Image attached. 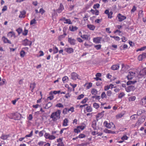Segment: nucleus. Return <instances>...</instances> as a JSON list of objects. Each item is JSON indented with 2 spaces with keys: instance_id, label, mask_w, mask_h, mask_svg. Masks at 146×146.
Masks as SVG:
<instances>
[{
  "instance_id": "5701e85b",
  "label": "nucleus",
  "mask_w": 146,
  "mask_h": 146,
  "mask_svg": "<svg viewBox=\"0 0 146 146\" xmlns=\"http://www.w3.org/2000/svg\"><path fill=\"white\" fill-rule=\"evenodd\" d=\"M137 82V81L136 80L133 81H128L127 82V85H129L131 84H134Z\"/></svg>"
},
{
  "instance_id": "4468645a",
  "label": "nucleus",
  "mask_w": 146,
  "mask_h": 146,
  "mask_svg": "<svg viewBox=\"0 0 146 146\" xmlns=\"http://www.w3.org/2000/svg\"><path fill=\"white\" fill-rule=\"evenodd\" d=\"M26 13V12L25 10H23V11L20 12V14L19 16V17L20 18H24L25 16H23L25 15Z\"/></svg>"
},
{
  "instance_id": "8fccbe9b",
  "label": "nucleus",
  "mask_w": 146,
  "mask_h": 146,
  "mask_svg": "<svg viewBox=\"0 0 146 146\" xmlns=\"http://www.w3.org/2000/svg\"><path fill=\"white\" fill-rule=\"evenodd\" d=\"M68 112V108H65L63 110L62 113L64 114H66Z\"/></svg>"
},
{
  "instance_id": "c9c22d12",
  "label": "nucleus",
  "mask_w": 146,
  "mask_h": 146,
  "mask_svg": "<svg viewBox=\"0 0 146 146\" xmlns=\"http://www.w3.org/2000/svg\"><path fill=\"white\" fill-rule=\"evenodd\" d=\"M136 98L135 96H131L129 98V101H134L135 100Z\"/></svg>"
},
{
  "instance_id": "a18cd8bd",
  "label": "nucleus",
  "mask_w": 146,
  "mask_h": 146,
  "mask_svg": "<svg viewBox=\"0 0 146 146\" xmlns=\"http://www.w3.org/2000/svg\"><path fill=\"white\" fill-rule=\"evenodd\" d=\"M36 20L35 19L31 20V21L30 24L31 25H32L33 24L36 23Z\"/></svg>"
},
{
  "instance_id": "37998d69",
  "label": "nucleus",
  "mask_w": 146,
  "mask_h": 146,
  "mask_svg": "<svg viewBox=\"0 0 146 146\" xmlns=\"http://www.w3.org/2000/svg\"><path fill=\"white\" fill-rule=\"evenodd\" d=\"M56 106L59 108H63L64 107L63 105L60 103H59L56 104Z\"/></svg>"
},
{
  "instance_id": "2f4dec72",
  "label": "nucleus",
  "mask_w": 146,
  "mask_h": 146,
  "mask_svg": "<svg viewBox=\"0 0 146 146\" xmlns=\"http://www.w3.org/2000/svg\"><path fill=\"white\" fill-rule=\"evenodd\" d=\"M32 85H33V88H32V89L31 90V91L32 92H33V90L34 89V88L35 87V85H36V84L35 83H34L33 84L31 83L30 84V87L31 88L32 87Z\"/></svg>"
},
{
  "instance_id": "f8f14e48",
  "label": "nucleus",
  "mask_w": 146,
  "mask_h": 146,
  "mask_svg": "<svg viewBox=\"0 0 146 146\" xmlns=\"http://www.w3.org/2000/svg\"><path fill=\"white\" fill-rule=\"evenodd\" d=\"M65 50L68 53H71L73 52V49L71 48H66Z\"/></svg>"
},
{
  "instance_id": "13d9d810",
  "label": "nucleus",
  "mask_w": 146,
  "mask_h": 146,
  "mask_svg": "<svg viewBox=\"0 0 146 146\" xmlns=\"http://www.w3.org/2000/svg\"><path fill=\"white\" fill-rule=\"evenodd\" d=\"M138 59L139 61H141L143 59L141 54L139 55L138 58Z\"/></svg>"
},
{
  "instance_id": "1a4fd4ad",
  "label": "nucleus",
  "mask_w": 146,
  "mask_h": 146,
  "mask_svg": "<svg viewBox=\"0 0 146 146\" xmlns=\"http://www.w3.org/2000/svg\"><path fill=\"white\" fill-rule=\"evenodd\" d=\"M102 39V37H97L93 38V42L96 43H100V41Z\"/></svg>"
},
{
  "instance_id": "f257e3e1",
  "label": "nucleus",
  "mask_w": 146,
  "mask_h": 146,
  "mask_svg": "<svg viewBox=\"0 0 146 146\" xmlns=\"http://www.w3.org/2000/svg\"><path fill=\"white\" fill-rule=\"evenodd\" d=\"M61 111L58 110L52 113L50 115V118L52 119V121H55L60 118Z\"/></svg>"
},
{
  "instance_id": "864d4df0",
  "label": "nucleus",
  "mask_w": 146,
  "mask_h": 146,
  "mask_svg": "<svg viewBox=\"0 0 146 146\" xmlns=\"http://www.w3.org/2000/svg\"><path fill=\"white\" fill-rule=\"evenodd\" d=\"M136 10V7L135 6H133V7L131 10V13H134Z\"/></svg>"
},
{
  "instance_id": "b1692460",
  "label": "nucleus",
  "mask_w": 146,
  "mask_h": 146,
  "mask_svg": "<svg viewBox=\"0 0 146 146\" xmlns=\"http://www.w3.org/2000/svg\"><path fill=\"white\" fill-rule=\"evenodd\" d=\"M68 120L67 118H65L63 121V126H66L68 125L67 123H68Z\"/></svg>"
},
{
  "instance_id": "423d86ee",
  "label": "nucleus",
  "mask_w": 146,
  "mask_h": 146,
  "mask_svg": "<svg viewBox=\"0 0 146 146\" xmlns=\"http://www.w3.org/2000/svg\"><path fill=\"white\" fill-rule=\"evenodd\" d=\"M117 17L118 18L119 22H121L126 18V17L125 16L122 15L120 13L118 14Z\"/></svg>"
},
{
  "instance_id": "2eb2a0df",
  "label": "nucleus",
  "mask_w": 146,
  "mask_h": 146,
  "mask_svg": "<svg viewBox=\"0 0 146 146\" xmlns=\"http://www.w3.org/2000/svg\"><path fill=\"white\" fill-rule=\"evenodd\" d=\"M9 137V135H4V134H2L1 136L0 137V138L2 139L5 140L7 139Z\"/></svg>"
},
{
  "instance_id": "7ed1b4c3",
  "label": "nucleus",
  "mask_w": 146,
  "mask_h": 146,
  "mask_svg": "<svg viewBox=\"0 0 146 146\" xmlns=\"http://www.w3.org/2000/svg\"><path fill=\"white\" fill-rule=\"evenodd\" d=\"M12 115L13 119L15 120H19L21 116V115L17 112L12 113Z\"/></svg>"
},
{
  "instance_id": "bf43d9fd",
  "label": "nucleus",
  "mask_w": 146,
  "mask_h": 146,
  "mask_svg": "<svg viewBox=\"0 0 146 146\" xmlns=\"http://www.w3.org/2000/svg\"><path fill=\"white\" fill-rule=\"evenodd\" d=\"M65 86L66 88H68V91H69L70 92L72 91V88L69 87L68 85L67 84Z\"/></svg>"
},
{
  "instance_id": "0eeeda50",
  "label": "nucleus",
  "mask_w": 146,
  "mask_h": 146,
  "mask_svg": "<svg viewBox=\"0 0 146 146\" xmlns=\"http://www.w3.org/2000/svg\"><path fill=\"white\" fill-rule=\"evenodd\" d=\"M135 89V87L132 86H130L125 88L126 91L127 92H129L131 91H133Z\"/></svg>"
},
{
  "instance_id": "6e6d98bb",
  "label": "nucleus",
  "mask_w": 146,
  "mask_h": 146,
  "mask_svg": "<svg viewBox=\"0 0 146 146\" xmlns=\"http://www.w3.org/2000/svg\"><path fill=\"white\" fill-rule=\"evenodd\" d=\"M110 86L107 85L104 87V90H105L106 91L108 90L110 88Z\"/></svg>"
},
{
  "instance_id": "dca6fc26",
  "label": "nucleus",
  "mask_w": 146,
  "mask_h": 146,
  "mask_svg": "<svg viewBox=\"0 0 146 146\" xmlns=\"http://www.w3.org/2000/svg\"><path fill=\"white\" fill-rule=\"evenodd\" d=\"M87 26L88 29L92 31L94 30L95 28V26L92 25H88Z\"/></svg>"
},
{
  "instance_id": "680f3d73",
  "label": "nucleus",
  "mask_w": 146,
  "mask_h": 146,
  "mask_svg": "<svg viewBox=\"0 0 146 146\" xmlns=\"http://www.w3.org/2000/svg\"><path fill=\"white\" fill-rule=\"evenodd\" d=\"M106 130L107 131V132H106L108 133H115V132L114 131H112L107 129H106Z\"/></svg>"
},
{
  "instance_id": "393cba45",
  "label": "nucleus",
  "mask_w": 146,
  "mask_h": 146,
  "mask_svg": "<svg viewBox=\"0 0 146 146\" xmlns=\"http://www.w3.org/2000/svg\"><path fill=\"white\" fill-rule=\"evenodd\" d=\"M20 56L22 57H23L25 54V51L22 49L20 52Z\"/></svg>"
},
{
  "instance_id": "9d476101",
  "label": "nucleus",
  "mask_w": 146,
  "mask_h": 146,
  "mask_svg": "<svg viewBox=\"0 0 146 146\" xmlns=\"http://www.w3.org/2000/svg\"><path fill=\"white\" fill-rule=\"evenodd\" d=\"M145 120V116H143L139 118L138 119L137 122V123H138V125H140L142 123L144 122Z\"/></svg>"
},
{
  "instance_id": "774afa93",
  "label": "nucleus",
  "mask_w": 146,
  "mask_h": 146,
  "mask_svg": "<svg viewBox=\"0 0 146 146\" xmlns=\"http://www.w3.org/2000/svg\"><path fill=\"white\" fill-rule=\"evenodd\" d=\"M44 131H40L39 133V135L40 137H42L43 135V132Z\"/></svg>"
},
{
  "instance_id": "9b49d317",
  "label": "nucleus",
  "mask_w": 146,
  "mask_h": 146,
  "mask_svg": "<svg viewBox=\"0 0 146 146\" xmlns=\"http://www.w3.org/2000/svg\"><path fill=\"white\" fill-rule=\"evenodd\" d=\"M68 42L71 45H74L75 44L76 40L74 39H72L71 38H68Z\"/></svg>"
},
{
  "instance_id": "6e6552de",
  "label": "nucleus",
  "mask_w": 146,
  "mask_h": 146,
  "mask_svg": "<svg viewBox=\"0 0 146 146\" xmlns=\"http://www.w3.org/2000/svg\"><path fill=\"white\" fill-rule=\"evenodd\" d=\"M104 111H103L101 113H99L97 115H96V118L97 121L98 120L99 118V119L101 118L102 117L104 116Z\"/></svg>"
},
{
  "instance_id": "e2e57ef3",
  "label": "nucleus",
  "mask_w": 146,
  "mask_h": 146,
  "mask_svg": "<svg viewBox=\"0 0 146 146\" xmlns=\"http://www.w3.org/2000/svg\"><path fill=\"white\" fill-rule=\"evenodd\" d=\"M92 83L90 82L88 84V85L87 86L86 88L87 89H89L92 86Z\"/></svg>"
},
{
  "instance_id": "338daca9",
  "label": "nucleus",
  "mask_w": 146,
  "mask_h": 146,
  "mask_svg": "<svg viewBox=\"0 0 146 146\" xmlns=\"http://www.w3.org/2000/svg\"><path fill=\"white\" fill-rule=\"evenodd\" d=\"M57 146H64V145L63 142L62 141L60 143H59L58 144Z\"/></svg>"
},
{
  "instance_id": "4c0bfd02",
  "label": "nucleus",
  "mask_w": 146,
  "mask_h": 146,
  "mask_svg": "<svg viewBox=\"0 0 146 146\" xmlns=\"http://www.w3.org/2000/svg\"><path fill=\"white\" fill-rule=\"evenodd\" d=\"M58 52V48L55 46L54 48L53 49V54H55L57 53Z\"/></svg>"
},
{
  "instance_id": "412c9836",
  "label": "nucleus",
  "mask_w": 146,
  "mask_h": 146,
  "mask_svg": "<svg viewBox=\"0 0 146 146\" xmlns=\"http://www.w3.org/2000/svg\"><path fill=\"white\" fill-rule=\"evenodd\" d=\"M104 125L106 127L108 128H110L111 127L110 124L108 123L107 121H105L104 122Z\"/></svg>"
},
{
  "instance_id": "5fc2aeb1",
  "label": "nucleus",
  "mask_w": 146,
  "mask_h": 146,
  "mask_svg": "<svg viewBox=\"0 0 146 146\" xmlns=\"http://www.w3.org/2000/svg\"><path fill=\"white\" fill-rule=\"evenodd\" d=\"M86 137V135H85L84 134H80L78 136V137L79 138H84L85 137Z\"/></svg>"
},
{
  "instance_id": "69168bd1",
  "label": "nucleus",
  "mask_w": 146,
  "mask_h": 146,
  "mask_svg": "<svg viewBox=\"0 0 146 146\" xmlns=\"http://www.w3.org/2000/svg\"><path fill=\"white\" fill-rule=\"evenodd\" d=\"M44 12H45V11L42 8H41L40 9L39 13H41L42 14Z\"/></svg>"
},
{
  "instance_id": "473e14b6",
  "label": "nucleus",
  "mask_w": 146,
  "mask_h": 146,
  "mask_svg": "<svg viewBox=\"0 0 146 146\" xmlns=\"http://www.w3.org/2000/svg\"><path fill=\"white\" fill-rule=\"evenodd\" d=\"M84 125L83 126H80L77 127V128H80L82 130H83L86 127V125L84 123H83Z\"/></svg>"
},
{
  "instance_id": "20e7f679",
  "label": "nucleus",
  "mask_w": 146,
  "mask_h": 146,
  "mask_svg": "<svg viewBox=\"0 0 146 146\" xmlns=\"http://www.w3.org/2000/svg\"><path fill=\"white\" fill-rule=\"evenodd\" d=\"M71 78L73 80H75L76 79H80L79 78V76L76 73L73 72L71 74Z\"/></svg>"
},
{
  "instance_id": "7c9ffc66",
  "label": "nucleus",
  "mask_w": 146,
  "mask_h": 146,
  "mask_svg": "<svg viewBox=\"0 0 146 146\" xmlns=\"http://www.w3.org/2000/svg\"><path fill=\"white\" fill-rule=\"evenodd\" d=\"M93 106L96 109H97L99 108V105L96 103H94L93 104Z\"/></svg>"
},
{
  "instance_id": "052dcab7",
  "label": "nucleus",
  "mask_w": 146,
  "mask_h": 146,
  "mask_svg": "<svg viewBox=\"0 0 146 146\" xmlns=\"http://www.w3.org/2000/svg\"><path fill=\"white\" fill-rule=\"evenodd\" d=\"M88 144V143H82L80 144H79L78 145L79 146H84L85 145H86Z\"/></svg>"
},
{
  "instance_id": "39448f33",
  "label": "nucleus",
  "mask_w": 146,
  "mask_h": 146,
  "mask_svg": "<svg viewBox=\"0 0 146 146\" xmlns=\"http://www.w3.org/2000/svg\"><path fill=\"white\" fill-rule=\"evenodd\" d=\"M139 75L142 77H145L146 76V68H145L140 71Z\"/></svg>"
},
{
  "instance_id": "79ce46f5",
  "label": "nucleus",
  "mask_w": 146,
  "mask_h": 146,
  "mask_svg": "<svg viewBox=\"0 0 146 146\" xmlns=\"http://www.w3.org/2000/svg\"><path fill=\"white\" fill-rule=\"evenodd\" d=\"M48 139H49L50 140H52L54 139L56 137L55 136L53 135H49L48 137Z\"/></svg>"
},
{
  "instance_id": "4d7b16f0",
  "label": "nucleus",
  "mask_w": 146,
  "mask_h": 146,
  "mask_svg": "<svg viewBox=\"0 0 146 146\" xmlns=\"http://www.w3.org/2000/svg\"><path fill=\"white\" fill-rule=\"evenodd\" d=\"M128 137L126 135L123 136L121 138L122 140H127L128 139Z\"/></svg>"
},
{
  "instance_id": "de8ad7c7",
  "label": "nucleus",
  "mask_w": 146,
  "mask_h": 146,
  "mask_svg": "<svg viewBox=\"0 0 146 146\" xmlns=\"http://www.w3.org/2000/svg\"><path fill=\"white\" fill-rule=\"evenodd\" d=\"M84 95H83V94H81V95H79L78 96L77 99V100H80L82 98H83L84 97Z\"/></svg>"
},
{
  "instance_id": "c85d7f7f",
  "label": "nucleus",
  "mask_w": 146,
  "mask_h": 146,
  "mask_svg": "<svg viewBox=\"0 0 146 146\" xmlns=\"http://www.w3.org/2000/svg\"><path fill=\"white\" fill-rule=\"evenodd\" d=\"M125 95V94L123 92L120 93L118 96V98H122Z\"/></svg>"
},
{
  "instance_id": "f704fd0d",
  "label": "nucleus",
  "mask_w": 146,
  "mask_h": 146,
  "mask_svg": "<svg viewBox=\"0 0 146 146\" xmlns=\"http://www.w3.org/2000/svg\"><path fill=\"white\" fill-rule=\"evenodd\" d=\"M65 37V36L64 35H60L58 38V40L60 41H61L63 38H64Z\"/></svg>"
},
{
  "instance_id": "58836bf2",
  "label": "nucleus",
  "mask_w": 146,
  "mask_h": 146,
  "mask_svg": "<svg viewBox=\"0 0 146 146\" xmlns=\"http://www.w3.org/2000/svg\"><path fill=\"white\" fill-rule=\"evenodd\" d=\"M51 95V96L48 97L47 100L46 101V102H48V99H49L50 100H52L53 99V98H54L53 96L52 95Z\"/></svg>"
},
{
  "instance_id": "a19ab883",
  "label": "nucleus",
  "mask_w": 146,
  "mask_h": 146,
  "mask_svg": "<svg viewBox=\"0 0 146 146\" xmlns=\"http://www.w3.org/2000/svg\"><path fill=\"white\" fill-rule=\"evenodd\" d=\"M101 45L100 44L94 45V47L97 50H99L101 48Z\"/></svg>"
},
{
  "instance_id": "ddd939ff",
  "label": "nucleus",
  "mask_w": 146,
  "mask_h": 146,
  "mask_svg": "<svg viewBox=\"0 0 146 146\" xmlns=\"http://www.w3.org/2000/svg\"><path fill=\"white\" fill-rule=\"evenodd\" d=\"M96 120H94L92 122V126L94 129L95 130L96 129Z\"/></svg>"
},
{
  "instance_id": "f3484780",
  "label": "nucleus",
  "mask_w": 146,
  "mask_h": 146,
  "mask_svg": "<svg viewBox=\"0 0 146 146\" xmlns=\"http://www.w3.org/2000/svg\"><path fill=\"white\" fill-rule=\"evenodd\" d=\"M119 68V66L117 65H113L111 67V68L113 70H117Z\"/></svg>"
},
{
  "instance_id": "72a5a7b5",
  "label": "nucleus",
  "mask_w": 146,
  "mask_h": 146,
  "mask_svg": "<svg viewBox=\"0 0 146 146\" xmlns=\"http://www.w3.org/2000/svg\"><path fill=\"white\" fill-rule=\"evenodd\" d=\"M100 5L98 3L95 4L93 6V8L94 9H96V8H98L100 7Z\"/></svg>"
},
{
  "instance_id": "6ab92c4d",
  "label": "nucleus",
  "mask_w": 146,
  "mask_h": 146,
  "mask_svg": "<svg viewBox=\"0 0 146 146\" xmlns=\"http://www.w3.org/2000/svg\"><path fill=\"white\" fill-rule=\"evenodd\" d=\"M69 29L70 30L72 31H74L77 30L78 29V27H74L72 26V27H70Z\"/></svg>"
},
{
  "instance_id": "cd10ccee",
  "label": "nucleus",
  "mask_w": 146,
  "mask_h": 146,
  "mask_svg": "<svg viewBox=\"0 0 146 146\" xmlns=\"http://www.w3.org/2000/svg\"><path fill=\"white\" fill-rule=\"evenodd\" d=\"M64 19H65V21H66V23H68L69 24H71L72 23L71 21L69 19H65V18H64Z\"/></svg>"
},
{
  "instance_id": "3c124183",
  "label": "nucleus",
  "mask_w": 146,
  "mask_h": 146,
  "mask_svg": "<svg viewBox=\"0 0 146 146\" xmlns=\"http://www.w3.org/2000/svg\"><path fill=\"white\" fill-rule=\"evenodd\" d=\"M146 48V46H143L140 48L138 49L137 50V51H143Z\"/></svg>"
},
{
  "instance_id": "49530a36",
  "label": "nucleus",
  "mask_w": 146,
  "mask_h": 146,
  "mask_svg": "<svg viewBox=\"0 0 146 146\" xmlns=\"http://www.w3.org/2000/svg\"><path fill=\"white\" fill-rule=\"evenodd\" d=\"M113 12L112 11H110V13L108 15V18L111 19L112 17V15Z\"/></svg>"
},
{
  "instance_id": "09e8293b",
  "label": "nucleus",
  "mask_w": 146,
  "mask_h": 146,
  "mask_svg": "<svg viewBox=\"0 0 146 146\" xmlns=\"http://www.w3.org/2000/svg\"><path fill=\"white\" fill-rule=\"evenodd\" d=\"M88 99L87 98H85L82 101L81 103L82 104H85V103L87 100H88Z\"/></svg>"
},
{
  "instance_id": "aec40b11",
  "label": "nucleus",
  "mask_w": 146,
  "mask_h": 146,
  "mask_svg": "<svg viewBox=\"0 0 146 146\" xmlns=\"http://www.w3.org/2000/svg\"><path fill=\"white\" fill-rule=\"evenodd\" d=\"M60 92V91H54L53 92L51 91L49 93L50 95H52L53 94H59Z\"/></svg>"
},
{
  "instance_id": "ea45409f",
  "label": "nucleus",
  "mask_w": 146,
  "mask_h": 146,
  "mask_svg": "<svg viewBox=\"0 0 146 146\" xmlns=\"http://www.w3.org/2000/svg\"><path fill=\"white\" fill-rule=\"evenodd\" d=\"M46 106H47L48 108H49L51 107L52 105V103L50 102H48L46 104Z\"/></svg>"
},
{
  "instance_id": "c756f323",
  "label": "nucleus",
  "mask_w": 146,
  "mask_h": 146,
  "mask_svg": "<svg viewBox=\"0 0 146 146\" xmlns=\"http://www.w3.org/2000/svg\"><path fill=\"white\" fill-rule=\"evenodd\" d=\"M101 98L102 99L104 98H107V96L105 92H103L101 94Z\"/></svg>"
},
{
  "instance_id": "a878e982",
  "label": "nucleus",
  "mask_w": 146,
  "mask_h": 146,
  "mask_svg": "<svg viewBox=\"0 0 146 146\" xmlns=\"http://www.w3.org/2000/svg\"><path fill=\"white\" fill-rule=\"evenodd\" d=\"M87 111L88 112H90L92 111V108H91L90 106H88L86 108Z\"/></svg>"
},
{
  "instance_id": "bb28decb",
  "label": "nucleus",
  "mask_w": 146,
  "mask_h": 146,
  "mask_svg": "<svg viewBox=\"0 0 146 146\" xmlns=\"http://www.w3.org/2000/svg\"><path fill=\"white\" fill-rule=\"evenodd\" d=\"M16 31L18 33V35H19L22 31V29L21 28H19L16 30Z\"/></svg>"
},
{
  "instance_id": "c03bdc74",
  "label": "nucleus",
  "mask_w": 146,
  "mask_h": 146,
  "mask_svg": "<svg viewBox=\"0 0 146 146\" xmlns=\"http://www.w3.org/2000/svg\"><path fill=\"white\" fill-rule=\"evenodd\" d=\"M28 30L25 29L24 32L23 33V35L25 36H26L27 35L28 33Z\"/></svg>"
},
{
  "instance_id": "4be33fe9",
  "label": "nucleus",
  "mask_w": 146,
  "mask_h": 146,
  "mask_svg": "<svg viewBox=\"0 0 146 146\" xmlns=\"http://www.w3.org/2000/svg\"><path fill=\"white\" fill-rule=\"evenodd\" d=\"M80 36L83 39H84L85 40H88V38L89 37L88 35H81Z\"/></svg>"
},
{
  "instance_id": "e433bc0d",
  "label": "nucleus",
  "mask_w": 146,
  "mask_h": 146,
  "mask_svg": "<svg viewBox=\"0 0 146 146\" xmlns=\"http://www.w3.org/2000/svg\"><path fill=\"white\" fill-rule=\"evenodd\" d=\"M2 39L4 43H7V42L8 40L7 38L4 36L2 37Z\"/></svg>"
},
{
  "instance_id": "f03ea898",
  "label": "nucleus",
  "mask_w": 146,
  "mask_h": 146,
  "mask_svg": "<svg viewBox=\"0 0 146 146\" xmlns=\"http://www.w3.org/2000/svg\"><path fill=\"white\" fill-rule=\"evenodd\" d=\"M22 44L24 46L29 45L31 46L32 44V42L26 38L22 41Z\"/></svg>"
},
{
  "instance_id": "a211bd4d",
  "label": "nucleus",
  "mask_w": 146,
  "mask_h": 146,
  "mask_svg": "<svg viewBox=\"0 0 146 146\" xmlns=\"http://www.w3.org/2000/svg\"><path fill=\"white\" fill-rule=\"evenodd\" d=\"M91 93L93 95L96 96V94H97L98 91L96 89L93 88L92 89Z\"/></svg>"
},
{
  "instance_id": "603ef678",
  "label": "nucleus",
  "mask_w": 146,
  "mask_h": 146,
  "mask_svg": "<svg viewBox=\"0 0 146 146\" xmlns=\"http://www.w3.org/2000/svg\"><path fill=\"white\" fill-rule=\"evenodd\" d=\"M112 94V92L111 90H108L107 92V95L109 97L111 96Z\"/></svg>"
},
{
  "instance_id": "0e129e2a",
  "label": "nucleus",
  "mask_w": 146,
  "mask_h": 146,
  "mask_svg": "<svg viewBox=\"0 0 146 146\" xmlns=\"http://www.w3.org/2000/svg\"><path fill=\"white\" fill-rule=\"evenodd\" d=\"M68 79V78L66 76H65L62 78V80L63 82H64L66 81L67 79Z\"/></svg>"
}]
</instances>
